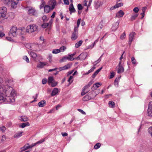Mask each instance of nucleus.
<instances>
[{"label":"nucleus","instance_id":"473e14b6","mask_svg":"<svg viewBox=\"0 0 152 152\" xmlns=\"http://www.w3.org/2000/svg\"><path fill=\"white\" fill-rule=\"evenodd\" d=\"M109 105L112 108H114L115 107V103L113 101H109L108 103Z\"/></svg>","mask_w":152,"mask_h":152},{"label":"nucleus","instance_id":"bf43d9fd","mask_svg":"<svg viewBox=\"0 0 152 152\" xmlns=\"http://www.w3.org/2000/svg\"><path fill=\"white\" fill-rule=\"evenodd\" d=\"M47 82V79L46 78H44L42 80V83L43 84H45Z\"/></svg>","mask_w":152,"mask_h":152},{"label":"nucleus","instance_id":"cd10ccee","mask_svg":"<svg viewBox=\"0 0 152 152\" xmlns=\"http://www.w3.org/2000/svg\"><path fill=\"white\" fill-rule=\"evenodd\" d=\"M121 77H119L118 78H116L115 79V80L114 83V85L117 87H118V83L119 81V79Z\"/></svg>","mask_w":152,"mask_h":152},{"label":"nucleus","instance_id":"412c9836","mask_svg":"<svg viewBox=\"0 0 152 152\" xmlns=\"http://www.w3.org/2000/svg\"><path fill=\"white\" fill-rule=\"evenodd\" d=\"M138 15V14L137 13L133 14L130 19V20L132 21L136 19Z\"/></svg>","mask_w":152,"mask_h":152},{"label":"nucleus","instance_id":"e433bc0d","mask_svg":"<svg viewBox=\"0 0 152 152\" xmlns=\"http://www.w3.org/2000/svg\"><path fill=\"white\" fill-rule=\"evenodd\" d=\"M101 146V144L100 143H97L94 146V148L95 149H97L99 148Z\"/></svg>","mask_w":152,"mask_h":152},{"label":"nucleus","instance_id":"1a4fd4ad","mask_svg":"<svg viewBox=\"0 0 152 152\" xmlns=\"http://www.w3.org/2000/svg\"><path fill=\"white\" fill-rule=\"evenodd\" d=\"M3 80L0 77V90H1V88H2L6 86H10L8 85V83L10 85H11L10 84V83H12V81L11 80H8V81H7V82H6V84L5 85H3Z\"/></svg>","mask_w":152,"mask_h":152},{"label":"nucleus","instance_id":"864d4df0","mask_svg":"<svg viewBox=\"0 0 152 152\" xmlns=\"http://www.w3.org/2000/svg\"><path fill=\"white\" fill-rule=\"evenodd\" d=\"M115 75V73L113 72H112L110 73V78L111 79L113 78Z\"/></svg>","mask_w":152,"mask_h":152},{"label":"nucleus","instance_id":"aec40b11","mask_svg":"<svg viewBox=\"0 0 152 152\" xmlns=\"http://www.w3.org/2000/svg\"><path fill=\"white\" fill-rule=\"evenodd\" d=\"M19 119L22 121H26L28 120V118L26 116H22L19 117Z\"/></svg>","mask_w":152,"mask_h":152},{"label":"nucleus","instance_id":"774afa93","mask_svg":"<svg viewBox=\"0 0 152 152\" xmlns=\"http://www.w3.org/2000/svg\"><path fill=\"white\" fill-rule=\"evenodd\" d=\"M147 7H144L142 8V12L145 13Z\"/></svg>","mask_w":152,"mask_h":152},{"label":"nucleus","instance_id":"9b49d317","mask_svg":"<svg viewBox=\"0 0 152 152\" xmlns=\"http://www.w3.org/2000/svg\"><path fill=\"white\" fill-rule=\"evenodd\" d=\"M39 45L37 44H33L32 45V50L34 51H38L39 50Z\"/></svg>","mask_w":152,"mask_h":152},{"label":"nucleus","instance_id":"79ce46f5","mask_svg":"<svg viewBox=\"0 0 152 152\" xmlns=\"http://www.w3.org/2000/svg\"><path fill=\"white\" fill-rule=\"evenodd\" d=\"M81 20V19H78L77 20V27H75V28H77V30H78V27H79V26L80 24V21Z\"/></svg>","mask_w":152,"mask_h":152},{"label":"nucleus","instance_id":"69168bd1","mask_svg":"<svg viewBox=\"0 0 152 152\" xmlns=\"http://www.w3.org/2000/svg\"><path fill=\"white\" fill-rule=\"evenodd\" d=\"M103 25L101 24H99L98 26L97 27V28L98 29L99 28H100V29H102L103 28Z\"/></svg>","mask_w":152,"mask_h":152},{"label":"nucleus","instance_id":"680f3d73","mask_svg":"<svg viewBox=\"0 0 152 152\" xmlns=\"http://www.w3.org/2000/svg\"><path fill=\"white\" fill-rule=\"evenodd\" d=\"M102 67H100V68H99V69H98L95 72L97 74H98V73H99V72L101 71V70L102 69Z\"/></svg>","mask_w":152,"mask_h":152},{"label":"nucleus","instance_id":"6e6d98bb","mask_svg":"<svg viewBox=\"0 0 152 152\" xmlns=\"http://www.w3.org/2000/svg\"><path fill=\"white\" fill-rule=\"evenodd\" d=\"M66 48L65 46H62L60 48V51H61L62 52H64V50H65Z\"/></svg>","mask_w":152,"mask_h":152},{"label":"nucleus","instance_id":"3c124183","mask_svg":"<svg viewBox=\"0 0 152 152\" xmlns=\"http://www.w3.org/2000/svg\"><path fill=\"white\" fill-rule=\"evenodd\" d=\"M132 62L133 64H135L136 61L134 58L133 57H132L131 58Z\"/></svg>","mask_w":152,"mask_h":152},{"label":"nucleus","instance_id":"09e8293b","mask_svg":"<svg viewBox=\"0 0 152 152\" xmlns=\"http://www.w3.org/2000/svg\"><path fill=\"white\" fill-rule=\"evenodd\" d=\"M52 3H53V4L52 6V9H53L54 8L56 4V1H52Z\"/></svg>","mask_w":152,"mask_h":152},{"label":"nucleus","instance_id":"dca6fc26","mask_svg":"<svg viewBox=\"0 0 152 152\" xmlns=\"http://www.w3.org/2000/svg\"><path fill=\"white\" fill-rule=\"evenodd\" d=\"M58 92V88H53L52 92L51 94L52 96H54L57 95Z\"/></svg>","mask_w":152,"mask_h":152},{"label":"nucleus","instance_id":"052dcab7","mask_svg":"<svg viewBox=\"0 0 152 152\" xmlns=\"http://www.w3.org/2000/svg\"><path fill=\"white\" fill-rule=\"evenodd\" d=\"M64 4L66 5H69V0H64Z\"/></svg>","mask_w":152,"mask_h":152},{"label":"nucleus","instance_id":"5701e85b","mask_svg":"<svg viewBox=\"0 0 152 152\" xmlns=\"http://www.w3.org/2000/svg\"><path fill=\"white\" fill-rule=\"evenodd\" d=\"M23 132H19L15 134L14 136V137L15 138H18L20 137L22 135Z\"/></svg>","mask_w":152,"mask_h":152},{"label":"nucleus","instance_id":"13d9d810","mask_svg":"<svg viewBox=\"0 0 152 152\" xmlns=\"http://www.w3.org/2000/svg\"><path fill=\"white\" fill-rule=\"evenodd\" d=\"M42 19L43 20L44 22H45L47 21V17L45 15H44L42 17Z\"/></svg>","mask_w":152,"mask_h":152},{"label":"nucleus","instance_id":"20e7f679","mask_svg":"<svg viewBox=\"0 0 152 152\" xmlns=\"http://www.w3.org/2000/svg\"><path fill=\"white\" fill-rule=\"evenodd\" d=\"M94 93V92L93 91L89 92L87 95H86L83 98V101H87L91 99H94L96 96V95H95L94 96L92 95Z\"/></svg>","mask_w":152,"mask_h":152},{"label":"nucleus","instance_id":"4be33fe9","mask_svg":"<svg viewBox=\"0 0 152 152\" xmlns=\"http://www.w3.org/2000/svg\"><path fill=\"white\" fill-rule=\"evenodd\" d=\"M50 10V7L48 5H46L44 7V12L46 13H48Z\"/></svg>","mask_w":152,"mask_h":152},{"label":"nucleus","instance_id":"f03ea898","mask_svg":"<svg viewBox=\"0 0 152 152\" xmlns=\"http://www.w3.org/2000/svg\"><path fill=\"white\" fill-rule=\"evenodd\" d=\"M38 26L35 24H32L28 26L26 28V31L29 33L36 31L38 30Z\"/></svg>","mask_w":152,"mask_h":152},{"label":"nucleus","instance_id":"338daca9","mask_svg":"<svg viewBox=\"0 0 152 152\" xmlns=\"http://www.w3.org/2000/svg\"><path fill=\"white\" fill-rule=\"evenodd\" d=\"M117 8L115 5L114 6L110 8V10H113L115 8Z\"/></svg>","mask_w":152,"mask_h":152},{"label":"nucleus","instance_id":"f8f14e48","mask_svg":"<svg viewBox=\"0 0 152 152\" xmlns=\"http://www.w3.org/2000/svg\"><path fill=\"white\" fill-rule=\"evenodd\" d=\"M86 58V55L83 53H82L75 58L80 60H82L85 59Z\"/></svg>","mask_w":152,"mask_h":152},{"label":"nucleus","instance_id":"7c9ffc66","mask_svg":"<svg viewBox=\"0 0 152 152\" xmlns=\"http://www.w3.org/2000/svg\"><path fill=\"white\" fill-rule=\"evenodd\" d=\"M74 58H70L69 57H63L61 59V61H65V60L66 59H69L70 61H73L74 60Z\"/></svg>","mask_w":152,"mask_h":152},{"label":"nucleus","instance_id":"37998d69","mask_svg":"<svg viewBox=\"0 0 152 152\" xmlns=\"http://www.w3.org/2000/svg\"><path fill=\"white\" fill-rule=\"evenodd\" d=\"M51 86L52 87H54L56 86L58 84V83L56 82L53 81L52 83H51Z\"/></svg>","mask_w":152,"mask_h":152},{"label":"nucleus","instance_id":"c03bdc74","mask_svg":"<svg viewBox=\"0 0 152 152\" xmlns=\"http://www.w3.org/2000/svg\"><path fill=\"white\" fill-rule=\"evenodd\" d=\"M23 60L26 61L28 63L29 62V60L28 58L26 56H24L23 57Z\"/></svg>","mask_w":152,"mask_h":152},{"label":"nucleus","instance_id":"72a5a7b5","mask_svg":"<svg viewBox=\"0 0 152 152\" xmlns=\"http://www.w3.org/2000/svg\"><path fill=\"white\" fill-rule=\"evenodd\" d=\"M60 52V50L59 49H54L52 51V53L54 54H57Z\"/></svg>","mask_w":152,"mask_h":152},{"label":"nucleus","instance_id":"4468645a","mask_svg":"<svg viewBox=\"0 0 152 152\" xmlns=\"http://www.w3.org/2000/svg\"><path fill=\"white\" fill-rule=\"evenodd\" d=\"M120 23L119 21H118L114 24L113 26L112 27V30L114 31H116L118 27V25Z\"/></svg>","mask_w":152,"mask_h":152},{"label":"nucleus","instance_id":"f704fd0d","mask_svg":"<svg viewBox=\"0 0 152 152\" xmlns=\"http://www.w3.org/2000/svg\"><path fill=\"white\" fill-rule=\"evenodd\" d=\"M28 144H27V145H25L23 147L21 148L22 149V151H25L27 149H28Z\"/></svg>","mask_w":152,"mask_h":152},{"label":"nucleus","instance_id":"5fc2aeb1","mask_svg":"<svg viewBox=\"0 0 152 152\" xmlns=\"http://www.w3.org/2000/svg\"><path fill=\"white\" fill-rule=\"evenodd\" d=\"M77 110L79 112H80L83 114V115L86 114V113L84 111H83V110H82V109H77Z\"/></svg>","mask_w":152,"mask_h":152},{"label":"nucleus","instance_id":"393cba45","mask_svg":"<svg viewBox=\"0 0 152 152\" xmlns=\"http://www.w3.org/2000/svg\"><path fill=\"white\" fill-rule=\"evenodd\" d=\"M46 101L45 100H42L38 103V105L39 107H43L45 105Z\"/></svg>","mask_w":152,"mask_h":152},{"label":"nucleus","instance_id":"a878e982","mask_svg":"<svg viewBox=\"0 0 152 152\" xmlns=\"http://www.w3.org/2000/svg\"><path fill=\"white\" fill-rule=\"evenodd\" d=\"M46 64V62H40L37 65V67L40 68H43Z\"/></svg>","mask_w":152,"mask_h":152},{"label":"nucleus","instance_id":"39448f33","mask_svg":"<svg viewBox=\"0 0 152 152\" xmlns=\"http://www.w3.org/2000/svg\"><path fill=\"white\" fill-rule=\"evenodd\" d=\"M7 9L5 7H3L0 8V18H4L7 14Z\"/></svg>","mask_w":152,"mask_h":152},{"label":"nucleus","instance_id":"a18cd8bd","mask_svg":"<svg viewBox=\"0 0 152 152\" xmlns=\"http://www.w3.org/2000/svg\"><path fill=\"white\" fill-rule=\"evenodd\" d=\"M88 91H86V90H84V88H83V91L81 93V95L82 96H83L85 95L86 93H88Z\"/></svg>","mask_w":152,"mask_h":152},{"label":"nucleus","instance_id":"0e129e2a","mask_svg":"<svg viewBox=\"0 0 152 152\" xmlns=\"http://www.w3.org/2000/svg\"><path fill=\"white\" fill-rule=\"evenodd\" d=\"M5 36V34L2 32L0 31V37H2Z\"/></svg>","mask_w":152,"mask_h":152},{"label":"nucleus","instance_id":"8fccbe9b","mask_svg":"<svg viewBox=\"0 0 152 152\" xmlns=\"http://www.w3.org/2000/svg\"><path fill=\"white\" fill-rule=\"evenodd\" d=\"M77 8L79 10H81L83 9V6L81 4H79L77 5Z\"/></svg>","mask_w":152,"mask_h":152},{"label":"nucleus","instance_id":"de8ad7c7","mask_svg":"<svg viewBox=\"0 0 152 152\" xmlns=\"http://www.w3.org/2000/svg\"><path fill=\"white\" fill-rule=\"evenodd\" d=\"M148 131L152 137V126L149 128L148 129Z\"/></svg>","mask_w":152,"mask_h":152},{"label":"nucleus","instance_id":"f3484780","mask_svg":"<svg viewBox=\"0 0 152 152\" xmlns=\"http://www.w3.org/2000/svg\"><path fill=\"white\" fill-rule=\"evenodd\" d=\"M102 85V83H97L94 84L93 86L92 87V90H96L97 88L99 87L100 86Z\"/></svg>","mask_w":152,"mask_h":152},{"label":"nucleus","instance_id":"a211bd4d","mask_svg":"<svg viewBox=\"0 0 152 152\" xmlns=\"http://www.w3.org/2000/svg\"><path fill=\"white\" fill-rule=\"evenodd\" d=\"M118 68L117 70L118 73H122L124 71V68L122 66H118Z\"/></svg>","mask_w":152,"mask_h":152},{"label":"nucleus","instance_id":"423d86ee","mask_svg":"<svg viewBox=\"0 0 152 152\" xmlns=\"http://www.w3.org/2000/svg\"><path fill=\"white\" fill-rule=\"evenodd\" d=\"M28 13L31 15L37 17L38 16V13L34 8H29L28 11Z\"/></svg>","mask_w":152,"mask_h":152},{"label":"nucleus","instance_id":"49530a36","mask_svg":"<svg viewBox=\"0 0 152 152\" xmlns=\"http://www.w3.org/2000/svg\"><path fill=\"white\" fill-rule=\"evenodd\" d=\"M25 46L26 48H27L29 49H30L32 50V45L31 46L29 44H27L25 45Z\"/></svg>","mask_w":152,"mask_h":152},{"label":"nucleus","instance_id":"bb28decb","mask_svg":"<svg viewBox=\"0 0 152 152\" xmlns=\"http://www.w3.org/2000/svg\"><path fill=\"white\" fill-rule=\"evenodd\" d=\"M95 68H96V67L95 66H94L93 67H92L89 70H88V72H86L85 73H84L83 74V75H88L89 73L93 72L94 71V70L95 69Z\"/></svg>","mask_w":152,"mask_h":152},{"label":"nucleus","instance_id":"6e6552de","mask_svg":"<svg viewBox=\"0 0 152 152\" xmlns=\"http://www.w3.org/2000/svg\"><path fill=\"white\" fill-rule=\"evenodd\" d=\"M147 112L148 115L152 117V102H149Z\"/></svg>","mask_w":152,"mask_h":152},{"label":"nucleus","instance_id":"c85d7f7f","mask_svg":"<svg viewBox=\"0 0 152 152\" xmlns=\"http://www.w3.org/2000/svg\"><path fill=\"white\" fill-rule=\"evenodd\" d=\"M83 41L81 40H80L79 42H77L75 44V47L77 48L79 47L82 44Z\"/></svg>","mask_w":152,"mask_h":152},{"label":"nucleus","instance_id":"0eeeda50","mask_svg":"<svg viewBox=\"0 0 152 152\" xmlns=\"http://www.w3.org/2000/svg\"><path fill=\"white\" fill-rule=\"evenodd\" d=\"M78 31L77 28H74V32L72 33L71 39L72 40H75L78 37Z\"/></svg>","mask_w":152,"mask_h":152},{"label":"nucleus","instance_id":"c756f323","mask_svg":"<svg viewBox=\"0 0 152 152\" xmlns=\"http://www.w3.org/2000/svg\"><path fill=\"white\" fill-rule=\"evenodd\" d=\"M30 125V124L28 122H26V123H23L21 124L20 126L21 127L23 128L26 126H28Z\"/></svg>","mask_w":152,"mask_h":152},{"label":"nucleus","instance_id":"e2e57ef3","mask_svg":"<svg viewBox=\"0 0 152 152\" xmlns=\"http://www.w3.org/2000/svg\"><path fill=\"white\" fill-rule=\"evenodd\" d=\"M35 145H36L35 144V143L33 144H31V145H28V148H32Z\"/></svg>","mask_w":152,"mask_h":152},{"label":"nucleus","instance_id":"b1692460","mask_svg":"<svg viewBox=\"0 0 152 152\" xmlns=\"http://www.w3.org/2000/svg\"><path fill=\"white\" fill-rule=\"evenodd\" d=\"M28 53L33 58H36L37 56V54L35 53L32 51H29Z\"/></svg>","mask_w":152,"mask_h":152},{"label":"nucleus","instance_id":"9d476101","mask_svg":"<svg viewBox=\"0 0 152 152\" xmlns=\"http://www.w3.org/2000/svg\"><path fill=\"white\" fill-rule=\"evenodd\" d=\"M135 34L136 33L134 32H132L129 34V40L128 41V44L129 45H130L131 44Z\"/></svg>","mask_w":152,"mask_h":152},{"label":"nucleus","instance_id":"4d7b16f0","mask_svg":"<svg viewBox=\"0 0 152 152\" xmlns=\"http://www.w3.org/2000/svg\"><path fill=\"white\" fill-rule=\"evenodd\" d=\"M133 11L136 12V13H137L139 11V9L137 7H135L134 8L133 10Z\"/></svg>","mask_w":152,"mask_h":152},{"label":"nucleus","instance_id":"603ef678","mask_svg":"<svg viewBox=\"0 0 152 152\" xmlns=\"http://www.w3.org/2000/svg\"><path fill=\"white\" fill-rule=\"evenodd\" d=\"M123 3L121 2L115 4V5H116V6L117 8H118L119 7H121L123 6Z\"/></svg>","mask_w":152,"mask_h":152},{"label":"nucleus","instance_id":"c9c22d12","mask_svg":"<svg viewBox=\"0 0 152 152\" xmlns=\"http://www.w3.org/2000/svg\"><path fill=\"white\" fill-rule=\"evenodd\" d=\"M6 130V127L4 126L0 127V131L3 132H4Z\"/></svg>","mask_w":152,"mask_h":152},{"label":"nucleus","instance_id":"2eb2a0df","mask_svg":"<svg viewBox=\"0 0 152 152\" xmlns=\"http://www.w3.org/2000/svg\"><path fill=\"white\" fill-rule=\"evenodd\" d=\"M70 67V65L69 64H68L62 67H60L58 68V69L59 71H61L62 70H64L65 69H67L69 68Z\"/></svg>","mask_w":152,"mask_h":152},{"label":"nucleus","instance_id":"f257e3e1","mask_svg":"<svg viewBox=\"0 0 152 152\" xmlns=\"http://www.w3.org/2000/svg\"><path fill=\"white\" fill-rule=\"evenodd\" d=\"M16 95L15 90L11 86H5L0 90V103L12 104L15 101Z\"/></svg>","mask_w":152,"mask_h":152},{"label":"nucleus","instance_id":"2f4dec72","mask_svg":"<svg viewBox=\"0 0 152 152\" xmlns=\"http://www.w3.org/2000/svg\"><path fill=\"white\" fill-rule=\"evenodd\" d=\"M54 80L53 77L52 76L49 77H48V83L49 84L51 83H52V82Z\"/></svg>","mask_w":152,"mask_h":152},{"label":"nucleus","instance_id":"4c0bfd02","mask_svg":"<svg viewBox=\"0 0 152 152\" xmlns=\"http://www.w3.org/2000/svg\"><path fill=\"white\" fill-rule=\"evenodd\" d=\"M126 34L125 32H124L120 36V38L121 39H124L126 37Z\"/></svg>","mask_w":152,"mask_h":152},{"label":"nucleus","instance_id":"a19ab883","mask_svg":"<svg viewBox=\"0 0 152 152\" xmlns=\"http://www.w3.org/2000/svg\"><path fill=\"white\" fill-rule=\"evenodd\" d=\"M44 141H45V139H43L42 140H40L37 141V142H36L35 143H35V145H37L38 144H40L41 143H42Z\"/></svg>","mask_w":152,"mask_h":152},{"label":"nucleus","instance_id":"ea45409f","mask_svg":"<svg viewBox=\"0 0 152 152\" xmlns=\"http://www.w3.org/2000/svg\"><path fill=\"white\" fill-rule=\"evenodd\" d=\"M101 58H99L97 60L95 61L94 62V66H95L98 63H99L101 61Z\"/></svg>","mask_w":152,"mask_h":152},{"label":"nucleus","instance_id":"7ed1b4c3","mask_svg":"<svg viewBox=\"0 0 152 152\" xmlns=\"http://www.w3.org/2000/svg\"><path fill=\"white\" fill-rule=\"evenodd\" d=\"M20 31H21V29H18L16 27L12 26L9 32V34L11 36L16 37L17 36V33L18 34V32Z\"/></svg>","mask_w":152,"mask_h":152},{"label":"nucleus","instance_id":"6ab92c4d","mask_svg":"<svg viewBox=\"0 0 152 152\" xmlns=\"http://www.w3.org/2000/svg\"><path fill=\"white\" fill-rule=\"evenodd\" d=\"M69 10L71 13L72 12H75L76 10L74 7L73 4H71L70 5L69 7Z\"/></svg>","mask_w":152,"mask_h":152},{"label":"nucleus","instance_id":"58836bf2","mask_svg":"<svg viewBox=\"0 0 152 152\" xmlns=\"http://www.w3.org/2000/svg\"><path fill=\"white\" fill-rule=\"evenodd\" d=\"M92 84V82H90L88 84L84 87V90H86L90 86V85Z\"/></svg>","mask_w":152,"mask_h":152},{"label":"nucleus","instance_id":"ddd939ff","mask_svg":"<svg viewBox=\"0 0 152 152\" xmlns=\"http://www.w3.org/2000/svg\"><path fill=\"white\" fill-rule=\"evenodd\" d=\"M124 14V12L121 10H119L116 15V17H118V18L122 17Z\"/></svg>","mask_w":152,"mask_h":152}]
</instances>
